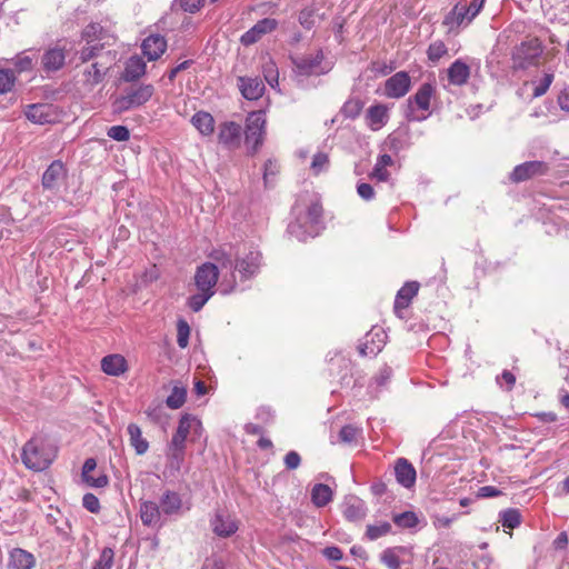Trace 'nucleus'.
<instances>
[{
  "label": "nucleus",
  "mask_w": 569,
  "mask_h": 569,
  "mask_svg": "<svg viewBox=\"0 0 569 569\" xmlns=\"http://www.w3.org/2000/svg\"><path fill=\"white\" fill-rule=\"evenodd\" d=\"M127 430L130 445L134 448L136 453L144 455L149 449V442L142 437L140 427L136 423H129Z\"/></svg>",
  "instance_id": "obj_33"
},
{
  "label": "nucleus",
  "mask_w": 569,
  "mask_h": 569,
  "mask_svg": "<svg viewBox=\"0 0 569 569\" xmlns=\"http://www.w3.org/2000/svg\"><path fill=\"white\" fill-rule=\"evenodd\" d=\"M213 532L219 537H230L238 530L236 520L230 515L218 511L211 521Z\"/></svg>",
  "instance_id": "obj_26"
},
{
  "label": "nucleus",
  "mask_w": 569,
  "mask_h": 569,
  "mask_svg": "<svg viewBox=\"0 0 569 569\" xmlns=\"http://www.w3.org/2000/svg\"><path fill=\"white\" fill-rule=\"evenodd\" d=\"M113 550L108 547L103 548L92 569H111L113 565Z\"/></svg>",
  "instance_id": "obj_47"
},
{
  "label": "nucleus",
  "mask_w": 569,
  "mask_h": 569,
  "mask_svg": "<svg viewBox=\"0 0 569 569\" xmlns=\"http://www.w3.org/2000/svg\"><path fill=\"white\" fill-rule=\"evenodd\" d=\"M193 426H200V422L191 415H183L179 420L177 431L172 436L169 445L172 447L186 448L187 437Z\"/></svg>",
  "instance_id": "obj_22"
},
{
  "label": "nucleus",
  "mask_w": 569,
  "mask_h": 569,
  "mask_svg": "<svg viewBox=\"0 0 569 569\" xmlns=\"http://www.w3.org/2000/svg\"><path fill=\"white\" fill-rule=\"evenodd\" d=\"M497 382L501 387L503 386V383H506L507 390L510 391L512 390L516 383V376L509 370H503L502 373L499 377H497Z\"/></svg>",
  "instance_id": "obj_61"
},
{
  "label": "nucleus",
  "mask_w": 569,
  "mask_h": 569,
  "mask_svg": "<svg viewBox=\"0 0 569 569\" xmlns=\"http://www.w3.org/2000/svg\"><path fill=\"white\" fill-rule=\"evenodd\" d=\"M329 164V158L323 152H318L313 156L312 162H311V169L315 171V173H319L323 169H326Z\"/></svg>",
  "instance_id": "obj_57"
},
{
  "label": "nucleus",
  "mask_w": 569,
  "mask_h": 569,
  "mask_svg": "<svg viewBox=\"0 0 569 569\" xmlns=\"http://www.w3.org/2000/svg\"><path fill=\"white\" fill-rule=\"evenodd\" d=\"M54 457V449L40 437H33L27 441L21 453L23 465L33 471L46 470Z\"/></svg>",
  "instance_id": "obj_2"
},
{
  "label": "nucleus",
  "mask_w": 569,
  "mask_h": 569,
  "mask_svg": "<svg viewBox=\"0 0 569 569\" xmlns=\"http://www.w3.org/2000/svg\"><path fill=\"white\" fill-rule=\"evenodd\" d=\"M542 53V46L538 39H530L516 47L512 53L515 67L527 69L537 66Z\"/></svg>",
  "instance_id": "obj_7"
},
{
  "label": "nucleus",
  "mask_w": 569,
  "mask_h": 569,
  "mask_svg": "<svg viewBox=\"0 0 569 569\" xmlns=\"http://www.w3.org/2000/svg\"><path fill=\"white\" fill-rule=\"evenodd\" d=\"M397 481L405 488H410L416 482V470L413 466L405 458L397 460L395 466Z\"/></svg>",
  "instance_id": "obj_28"
},
{
  "label": "nucleus",
  "mask_w": 569,
  "mask_h": 569,
  "mask_svg": "<svg viewBox=\"0 0 569 569\" xmlns=\"http://www.w3.org/2000/svg\"><path fill=\"white\" fill-rule=\"evenodd\" d=\"M552 80H553V74L546 73L543 79L541 80V82L535 88L533 97L538 98V97L543 96L548 91L550 84L552 83Z\"/></svg>",
  "instance_id": "obj_58"
},
{
  "label": "nucleus",
  "mask_w": 569,
  "mask_h": 569,
  "mask_svg": "<svg viewBox=\"0 0 569 569\" xmlns=\"http://www.w3.org/2000/svg\"><path fill=\"white\" fill-rule=\"evenodd\" d=\"M82 481L92 488H104L109 483L108 476L106 473H100L98 477H93L88 475V477H82Z\"/></svg>",
  "instance_id": "obj_54"
},
{
  "label": "nucleus",
  "mask_w": 569,
  "mask_h": 569,
  "mask_svg": "<svg viewBox=\"0 0 569 569\" xmlns=\"http://www.w3.org/2000/svg\"><path fill=\"white\" fill-rule=\"evenodd\" d=\"M102 27L99 23H90L82 31V37L89 42L101 39Z\"/></svg>",
  "instance_id": "obj_53"
},
{
  "label": "nucleus",
  "mask_w": 569,
  "mask_h": 569,
  "mask_svg": "<svg viewBox=\"0 0 569 569\" xmlns=\"http://www.w3.org/2000/svg\"><path fill=\"white\" fill-rule=\"evenodd\" d=\"M191 123L204 137L211 136L214 131V119L209 112H196L191 118Z\"/></svg>",
  "instance_id": "obj_32"
},
{
  "label": "nucleus",
  "mask_w": 569,
  "mask_h": 569,
  "mask_svg": "<svg viewBox=\"0 0 569 569\" xmlns=\"http://www.w3.org/2000/svg\"><path fill=\"white\" fill-rule=\"evenodd\" d=\"M550 168L543 161H527L515 167L510 173V180L519 183L535 177L546 176Z\"/></svg>",
  "instance_id": "obj_12"
},
{
  "label": "nucleus",
  "mask_w": 569,
  "mask_h": 569,
  "mask_svg": "<svg viewBox=\"0 0 569 569\" xmlns=\"http://www.w3.org/2000/svg\"><path fill=\"white\" fill-rule=\"evenodd\" d=\"M108 137L116 141H127L130 138V131L126 126H112L108 129Z\"/></svg>",
  "instance_id": "obj_52"
},
{
  "label": "nucleus",
  "mask_w": 569,
  "mask_h": 569,
  "mask_svg": "<svg viewBox=\"0 0 569 569\" xmlns=\"http://www.w3.org/2000/svg\"><path fill=\"white\" fill-rule=\"evenodd\" d=\"M242 128L234 121L222 122L219 126L218 141L229 150H236L241 144Z\"/></svg>",
  "instance_id": "obj_13"
},
{
  "label": "nucleus",
  "mask_w": 569,
  "mask_h": 569,
  "mask_svg": "<svg viewBox=\"0 0 569 569\" xmlns=\"http://www.w3.org/2000/svg\"><path fill=\"white\" fill-rule=\"evenodd\" d=\"M141 49L148 60L154 61L164 53L167 40L160 34H150L143 40Z\"/></svg>",
  "instance_id": "obj_20"
},
{
  "label": "nucleus",
  "mask_w": 569,
  "mask_h": 569,
  "mask_svg": "<svg viewBox=\"0 0 569 569\" xmlns=\"http://www.w3.org/2000/svg\"><path fill=\"white\" fill-rule=\"evenodd\" d=\"M367 515V507L362 499L349 496L343 502V516L352 522L361 521Z\"/></svg>",
  "instance_id": "obj_24"
},
{
  "label": "nucleus",
  "mask_w": 569,
  "mask_h": 569,
  "mask_svg": "<svg viewBox=\"0 0 569 569\" xmlns=\"http://www.w3.org/2000/svg\"><path fill=\"white\" fill-rule=\"evenodd\" d=\"M391 531V525L387 521L380 522L379 525H368L366 530V537L369 540H377Z\"/></svg>",
  "instance_id": "obj_43"
},
{
  "label": "nucleus",
  "mask_w": 569,
  "mask_h": 569,
  "mask_svg": "<svg viewBox=\"0 0 569 569\" xmlns=\"http://www.w3.org/2000/svg\"><path fill=\"white\" fill-rule=\"evenodd\" d=\"M260 38L261 34L258 31H256L254 27H252L250 30H248L241 36V43L244 46H250L256 43Z\"/></svg>",
  "instance_id": "obj_63"
},
{
  "label": "nucleus",
  "mask_w": 569,
  "mask_h": 569,
  "mask_svg": "<svg viewBox=\"0 0 569 569\" xmlns=\"http://www.w3.org/2000/svg\"><path fill=\"white\" fill-rule=\"evenodd\" d=\"M184 449L186 448H182V447H172V446H168V452H167V458H168V466L176 470V471H179L182 463H183V460H184Z\"/></svg>",
  "instance_id": "obj_39"
},
{
  "label": "nucleus",
  "mask_w": 569,
  "mask_h": 569,
  "mask_svg": "<svg viewBox=\"0 0 569 569\" xmlns=\"http://www.w3.org/2000/svg\"><path fill=\"white\" fill-rule=\"evenodd\" d=\"M436 94V86L431 82L422 83L416 93L407 100L406 118L409 121L426 120L430 113L431 99Z\"/></svg>",
  "instance_id": "obj_4"
},
{
  "label": "nucleus",
  "mask_w": 569,
  "mask_h": 569,
  "mask_svg": "<svg viewBox=\"0 0 569 569\" xmlns=\"http://www.w3.org/2000/svg\"><path fill=\"white\" fill-rule=\"evenodd\" d=\"M393 164V160L390 154H381L378 157L377 162L375 164L372 176L377 178L379 181H387L389 179V172L387 167Z\"/></svg>",
  "instance_id": "obj_36"
},
{
  "label": "nucleus",
  "mask_w": 569,
  "mask_h": 569,
  "mask_svg": "<svg viewBox=\"0 0 569 569\" xmlns=\"http://www.w3.org/2000/svg\"><path fill=\"white\" fill-rule=\"evenodd\" d=\"M469 16L470 14L466 11V6L461 4H456L450 12V17H452L457 24H461L466 18L469 19Z\"/></svg>",
  "instance_id": "obj_60"
},
{
  "label": "nucleus",
  "mask_w": 569,
  "mask_h": 569,
  "mask_svg": "<svg viewBox=\"0 0 569 569\" xmlns=\"http://www.w3.org/2000/svg\"><path fill=\"white\" fill-rule=\"evenodd\" d=\"M82 506L92 513H98L101 509L98 497L90 492L83 496Z\"/></svg>",
  "instance_id": "obj_55"
},
{
  "label": "nucleus",
  "mask_w": 569,
  "mask_h": 569,
  "mask_svg": "<svg viewBox=\"0 0 569 569\" xmlns=\"http://www.w3.org/2000/svg\"><path fill=\"white\" fill-rule=\"evenodd\" d=\"M110 68V63H106L102 61H97L88 66L83 70V82L88 87V89H92L94 86L100 83L107 71Z\"/></svg>",
  "instance_id": "obj_27"
},
{
  "label": "nucleus",
  "mask_w": 569,
  "mask_h": 569,
  "mask_svg": "<svg viewBox=\"0 0 569 569\" xmlns=\"http://www.w3.org/2000/svg\"><path fill=\"white\" fill-rule=\"evenodd\" d=\"M159 506L163 517H177L184 512L182 498L176 491L166 490L159 500Z\"/></svg>",
  "instance_id": "obj_15"
},
{
  "label": "nucleus",
  "mask_w": 569,
  "mask_h": 569,
  "mask_svg": "<svg viewBox=\"0 0 569 569\" xmlns=\"http://www.w3.org/2000/svg\"><path fill=\"white\" fill-rule=\"evenodd\" d=\"M36 566L34 556L21 548H13L9 552L8 569H32Z\"/></svg>",
  "instance_id": "obj_23"
},
{
  "label": "nucleus",
  "mask_w": 569,
  "mask_h": 569,
  "mask_svg": "<svg viewBox=\"0 0 569 569\" xmlns=\"http://www.w3.org/2000/svg\"><path fill=\"white\" fill-rule=\"evenodd\" d=\"M322 553L327 559L333 560V561L341 560L342 556H343L342 550L335 546L325 548Z\"/></svg>",
  "instance_id": "obj_64"
},
{
  "label": "nucleus",
  "mask_w": 569,
  "mask_h": 569,
  "mask_svg": "<svg viewBox=\"0 0 569 569\" xmlns=\"http://www.w3.org/2000/svg\"><path fill=\"white\" fill-rule=\"evenodd\" d=\"M377 337L378 345H375V341L366 340L365 343L359 346V353L363 357L366 356H377L381 349L383 348L387 339V333L381 329H372L368 332V337Z\"/></svg>",
  "instance_id": "obj_29"
},
{
  "label": "nucleus",
  "mask_w": 569,
  "mask_h": 569,
  "mask_svg": "<svg viewBox=\"0 0 569 569\" xmlns=\"http://www.w3.org/2000/svg\"><path fill=\"white\" fill-rule=\"evenodd\" d=\"M16 82V74L10 69H0V93L12 90Z\"/></svg>",
  "instance_id": "obj_46"
},
{
  "label": "nucleus",
  "mask_w": 569,
  "mask_h": 569,
  "mask_svg": "<svg viewBox=\"0 0 569 569\" xmlns=\"http://www.w3.org/2000/svg\"><path fill=\"white\" fill-rule=\"evenodd\" d=\"M325 59L322 50H318L315 56L305 54L301 57L291 58L295 67V72L299 76H319L326 73L328 70L325 69L321 63Z\"/></svg>",
  "instance_id": "obj_8"
},
{
  "label": "nucleus",
  "mask_w": 569,
  "mask_h": 569,
  "mask_svg": "<svg viewBox=\"0 0 569 569\" xmlns=\"http://www.w3.org/2000/svg\"><path fill=\"white\" fill-rule=\"evenodd\" d=\"M393 522L400 528H413L418 525V517L412 511H405L393 516Z\"/></svg>",
  "instance_id": "obj_44"
},
{
  "label": "nucleus",
  "mask_w": 569,
  "mask_h": 569,
  "mask_svg": "<svg viewBox=\"0 0 569 569\" xmlns=\"http://www.w3.org/2000/svg\"><path fill=\"white\" fill-rule=\"evenodd\" d=\"M212 296L213 292L199 291L188 299V306L192 311L198 312Z\"/></svg>",
  "instance_id": "obj_45"
},
{
  "label": "nucleus",
  "mask_w": 569,
  "mask_h": 569,
  "mask_svg": "<svg viewBox=\"0 0 569 569\" xmlns=\"http://www.w3.org/2000/svg\"><path fill=\"white\" fill-rule=\"evenodd\" d=\"M190 327L184 320H179L177 323V343L180 348L184 349L189 343Z\"/></svg>",
  "instance_id": "obj_49"
},
{
  "label": "nucleus",
  "mask_w": 569,
  "mask_h": 569,
  "mask_svg": "<svg viewBox=\"0 0 569 569\" xmlns=\"http://www.w3.org/2000/svg\"><path fill=\"white\" fill-rule=\"evenodd\" d=\"M101 369L109 376H120L127 371L128 366L121 355H109L102 358Z\"/></svg>",
  "instance_id": "obj_30"
},
{
  "label": "nucleus",
  "mask_w": 569,
  "mask_h": 569,
  "mask_svg": "<svg viewBox=\"0 0 569 569\" xmlns=\"http://www.w3.org/2000/svg\"><path fill=\"white\" fill-rule=\"evenodd\" d=\"M362 109L363 102L359 98H351L343 103L341 113L346 118L355 119L361 113Z\"/></svg>",
  "instance_id": "obj_41"
},
{
  "label": "nucleus",
  "mask_w": 569,
  "mask_h": 569,
  "mask_svg": "<svg viewBox=\"0 0 569 569\" xmlns=\"http://www.w3.org/2000/svg\"><path fill=\"white\" fill-rule=\"evenodd\" d=\"M152 84L132 86L123 90L112 102L114 113H123L146 104L153 96Z\"/></svg>",
  "instance_id": "obj_3"
},
{
  "label": "nucleus",
  "mask_w": 569,
  "mask_h": 569,
  "mask_svg": "<svg viewBox=\"0 0 569 569\" xmlns=\"http://www.w3.org/2000/svg\"><path fill=\"white\" fill-rule=\"evenodd\" d=\"M24 116L29 121L37 124L54 123L60 119L58 108L51 103L29 104L24 110Z\"/></svg>",
  "instance_id": "obj_9"
},
{
  "label": "nucleus",
  "mask_w": 569,
  "mask_h": 569,
  "mask_svg": "<svg viewBox=\"0 0 569 569\" xmlns=\"http://www.w3.org/2000/svg\"><path fill=\"white\" fill-rule=\"evenodd\" d=\"M187 398V389L182 386H173L171 393L166 399V405L170 409H179L181 408Z\"/></svg>",
  "instance_id": "obj_37"
},
{
  "label": "nucleus",
  "mask_w": 569,
  "mask_h": 569,
  "mask_svg": "<svg viewBox=\"0 0 569 569\" xmlns=\"http://www.w3.org/2000/svg\"><path fill=\"white\" fill-rule=\"evenodd\" d=\"M102 49H103L102 44H99V43L90 44V42H89L88 46L82 48L81 51L79 52V59L82 62H88L89 60L99 57V53Z\"/></svg>",
  "instance_id": "obj_50"
},
{
  "label": "nucleus",
  "mask_w": 569,
  "mask_h": 569,
  "mask_svg": "<svg viewBox=\"0 0 569 569\" xmlns=\"http://www.w3.org/2000/svg\"><path fill=\"white\" fill-rule=\"evenodd\" d=\"M448 54V48L442 40H436L428 46L427 57L431 63H437Z\"/></svg>",
  "instance_id": "obj_38"
},
{
  "label": "nucleus",
  "mask_w": 569,
  "mask_h": 569,
  "mask_svg": "<svg viewBox=\"0 0 569 569\" xmlns=\"http://www.w3.org/2000/svg\"><path fill=\"white\" fill-rule=\"evenodd\" d=\"M67 170L60 160L52 161L42 174L41 184L46 190H56L66 177Z\"/></svg>",
  "instance_id": "obj_17"
},
{
  "label": "nucleus",
  "mask_w": 569,
  "mask_h": 569,
  "mask_svg": "<svg viewBox=\"0 0 569 569\" xmlns=\"http://www.w3.org/2000/svg\"><path fill=\"white\" fill-rule=\"evenodd\" d=\"M500 521L503 527L515 529L521 523L519 510L510 508L500 513Z\"/></svg>",
  "instance_id": "obj_42"
},
{
  "label": "nucleus",
  "mask_w": 569,
  "mask_h": 569,
  "mask_svg": "<svg viewBox=\"0 0 569 569\" xmlns=\"http://www.w3.org/2000/svg\"><path fill=\"white\" fill-rule=\"evenodd\" d=\"M301 463L300 455L297 451H289L284 456V465L288 470H295L297 469Z\"/></svg>",
  "instance_id": "obj_59"
},
{
  "label": "nucleus",
  "mask_w": 569,
  "mask_h": 569,
  "mask_svg": "<svg viewBox=\"0 0 569 569\" xmlns=\"http://www.w3.org/2000/svg\"><path fill=\"white\" fill-rule=\"evenodd\" d=\"M219 272H221L219 263L214 261L206 262L197 268L194 274V283L199 291L213 292L217 284Z\"/></svg>",
  "instance_id": "obj_10"
},
{
  "label": "nucleus",
  "mask_w": 569,
  "mask_h": 569,
  "mask_svg": "<svg viewBox=\"0 0 569 569\" xmlns=\"http://www.w3.org/2000/svg\"><path fill=\"white\" fill-rule=\"evenodd\" d=\"M361 430L355 426L347 425L341 428L339 432V439L343 443L351 445L357 441L358 436L360 435Z\"/></svg>",
  "instance_id": "obj_48"
},
{
  "label": "nucleus",
  "mask_w": 569,
  "mask_h": 569,
  "mask_svg": "<svg viewBox=\"0 0 569 569\" xmlns=\"http://www.w3.org/2000/svg\"><path fill=\"white\" fill-rule=\"evenodd\" d=\"M411 89V78L407 71H398L385 81L383 94L387 98L400 99Z\"/></svg>",
  "instance_id": "obj_11"
},
{
  "label": "nucleus",
  "mask_w": 569,
  "mask_h": 569,
  "mask_svg": "<svg viewBox=\"0 0 569 569\" xmlns=\"http://www.w3.org/2000/svg\"><path fill=\"white\" fill-rule=\"evenodd\" d=\"M419 288H420L419 282L409 281V282H406L405 286H402L399 289V291L397 292V296L395 299V306H393L395 313L399 318H403L402 310H405L409 307L413 297L417 296Z\"/></svg>",
  "instance_id": "obj_16"
},
{
  "label": "nucleus",
  "mask_w": 569,
  "mask_h": 569,
  "mask_svg": "<svg viewBox=\"0 0 569 569\" xmlns=\"http://www.w3.org/2000/svg\"><path fill=\"white\" fill-rule=\"evenodd\" d=\"M322 213L321 203L319 201L312 202L303 217H299L296 222L288 226V232L299 240H305L307 236L315 237L321 224Z\"/></svg>",
  "instance_id": "obj_5"
},
{
  "label": "nucleus",
  "mask_w": 569,
  "mask_h": 569,
  "mask_svg": "<svg viewBox=\"0 0 569 569\" xmlns=\"http://www.w3.org/2000/svg\"><path fill=\"white\" fill-rule=\"evenodd\" d=\"M140 519L144 526L148 527H161L162 526V512L159 503L154 501H142L140 503Z\"/></svg>",
  "instance_id": "obj_21"
},
{
  "label": "nucleus",
  "mask_w": 569,
  "mask_h": 569,
  "mask_svg": "<svg viewBox=\"0 0 569 569\" xmlns=\"http://www.w3.org/2000/svg\"><path fill=\"white\" fill-rule=\"evenodd\" d=\"M204 3V0H180V7L190 13L197 12Z\"/></svg>",
  "instance_id": "obj_62"
},
{
  "label": "nucleus",
  "mask_w": 569,
  "mask_h": 569,
  "mask_svg": "<svg viewBox=\"0 0 569 569\" xmlns=\"http://www.w3.org/2000/svg\"><path fill=\"white\" fill-rule=\"evenodd\" d=\"M278 23L274 19L271 18H264L260 21H258L253 27L256 28V31H258L261 36L273 31L277 28Z\"/></svg>",
  "instance_id": "obj_56"
},
{
  "label": "nucleus",
  "mask_w": 569,
  "mask_h": 569,
  "mask_svg": "<svg viewBox=\"0 0 569 569\" xmlns=\"http://www.w3.org/2000/svg\"><path fill=\"white\" fill-rule=\"evenodd\" d=\"M146 62L139 56H132L126 62L122 79L124 81H136L146 73Z\"/></svg>",
  "instance_id": "obj_31"
},
{
  "label": "nucleus",
  "mask_w": 569,
  "mask_h": 569,
  "mask_svg": "<svg viewBox=\"0 0 569 569\" xmlns=\"http://www.w3.org/2000/svg\"><path fill=\"white\" fill-rule=\"evenodd\" d=\"M389 119L388 107L382 103H377L368 108L366 112L367 126L372 130L377 131L381 129Z\"/></svg>",
  "instance_id": "obj_25"
},
{
  "label": "nucleus",
  "mask_w": 569,
  "mask_h": 569,
  "mask_svg": "<svg viewBox=\"0 0 569 569\" xmlns=\"http://www.w3.org/2000/svg\"><path fill=\"white\" fill-rule=\"evenodd\" d=\"M266 114L262 111H254L246 119L244 142L256 153L263 143L266 134Z\"/></svg>",
  "instance_id": "obj_6"
},
{
  "label": "nucleus",
  "mask_w": 569,
  "mask_h": 569,
  "mask_svg": "<svg viewBox=\"0 0 569 569\" xmlns=\"http://www.w3.org/2000/svg\"><path fill=\"white\" fill-rule=\"evenodd\" d=\"M238 88L247 100H258L264 92V84L258 77H239Z\"/></svg>",
  "instance_id": "obj_19"
},
{
  "label": "nucleus",
  "mask_w": 569,
  "mask_h": 569,
  "mask_svg": "<svg viewBox=\"0 0 569 569\" xmlns=\"http://www.w3.org/2000/svg\"><path fill=\"white\" fill-rule=\"evenodd\" d=\"M262 73L271 88H276L279 84V71L277 64L271 59L262 64Z\"/></svg>",
  "instance_id": "obj_40"
},
{
  "label": "nucleus",
  "mask_w": 569,
  "mask_h": 569,
  "mask_svg": "<svg viewBox=\"0 0 569 569\" xmlns=\"http://www.w3.org/2000/svg\"><path fill=\"white\" fill-rule=\"evenodd\" d=\"M211 259L219 263L222 281L221 290L223 293H230L237 287V274L240 281H247L259 273L262 264V254L259 250H249L243 257L233 258L231 252L224 250H213Z\"/></svg>",
  "instance_id": "obj_1"
},
{
  "label": "nucleus",
  "mask_w": 569,
  "mask_h": 569,
  "mask_svg": "<svg viewBox=\"0 0 569 569\" xmlns=\"http://www.w3.org/2000/svg\"><path fill=\"white\" fill-rule=\"evenodd\" d=\"M332 490L328 485L317 483L311 490V501L315 506L321 508L332 500Z\"/></svg>",
  "instance_id": "obj_34"
},
{
  "label": "nucleus",
  "mask_w": 569,
  "mask_h": 569,
  "mask_svg": "<svg viewBox=\"0 0 569 569\" xmlns=\"http://www.w3.org/2000/svg\"><path fill=\"white\" fill-rule=\"evenodd\" d=\"M471 68L462 59L455 60L446 70L448 86L462 87L468 83Z\"/></svg>",
  "instance_id": "obj_14"
},
{
  "label": "nucleus",
  "mask_w": 569,
  "mask_h": 569,
  "mask_svg": "<svg viewBox=\"0 0 569 569\" xmlns=\"http://www.w3.org/2000/svg\"><path fill=\"white\" fill-rule=\"evenodd\" d=\"M66 49L60 46H54L44 51L41 58V63L46 72H54L60 70L66 62Z\"/></svg>",
  "instance_id": "obj_18"
},
{
  "label": "nucleus",
  "mask_w": 569,
  "mask_h": 569,
  "mask_svg": "<svg viewBox=\"0 0 569 569\" xmlns=\"http://www.w3.org/2000/svg\"><path fill=\"white\" fill-rule=\"evenodd\" d=\"M315 14L316 10L313 8H303L299 12V23L307 30H310L315 27Z\"/></svg>",
  "instance_id": "obj_51"
},
{
  "label": "nucleus",
  "mask_w": 569,
  "mask_h": 569,
  "mask_svg": "<svg viewBox=\"0 0 569 569\" xmlns=\"http://www.w3.org/2000/svg\"><path fill=\"white\" fill-rule=\"evenodd\" d=\"M403 551L402 547L388 548L381 553L380 560L389 569H401L399 553Z\"/></svg>",
  "instance_id": "obj_35"
}]
</instances>
